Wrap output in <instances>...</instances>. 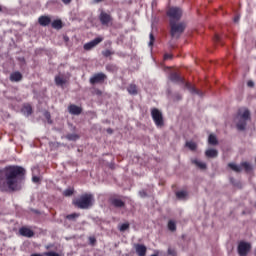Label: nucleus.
<instances>
[{
  "instance_id": "nucleus-1",
  "label": "nucleus",
  "mask_w": 256,
  "mask_h": 256,
  "mask_svg": "<svg viewBox=\"0 0 256 256\" xmlns=\"http://www.w3.org/2000/svg\"><path fill=\"white\" fill-rule=\"evenodd\" d=\"M26 175L27 170L19 165H8L0 169V192L15 193V191H21V182Z\"/></svg>"
},
{
  "instance_id": "nucleus-2",
  "label": "nucleus",
  "mask_w": 256,
  "mask_h": 256,
  "mask_svg": "<svg viewBox=\"0 0 256 256\" xmlns=\"http://www.w3.org/2000/svg\"><path fill=\"white\" fill-rule=\"evenodd\" d=\"M93 201H95L93 194L85 193L78 199L73 200V205L78 209H90V207H93Z\"/></svg>"
},
{
  "instance_id": "nucleus-3",
  "label": "nucleus",
  "mask_w": 256,
  "mask_h": 256,
  "mask_svg": "<svg viewBox=\"0 0 256 256\" xmlns=\"http://www.w3.org/2000/svg\"><path fill=\"white\" fill-rule=\"evenodd\" d=\"M170 81H172L173 83H180V85H185L186 89H188L190 93H195L196 95H203V93L197 90L195 86H192L191 83L185 82V78L181 77L177 72L170 74Z\"/></svg>"
},
{
  "instance_id": "nucleus-4",
  "label": "nucleus",
  "mask_w": 256,
  "mask_h": 256,
  "mask_svg": "<svg viewBox=\"0 0 256 256\" xmlns=\"http://www.w3.org/2000/svg\"><path fill=\"white\" fill-rule=\"evenodd\" d=\"M185 25L184 22H175L170 21V34L173 39H179L181 37V34L185 31Z\"/></svg>"
},
{
  "instance_id": "nucleus-5",
  "label": "nucleus",
  "mask_w": 256,
  "mask_h": 256,
  "mask_svg": "<svg viewBox=\"0 0 256 256\" xmlns=\"http://www.w3.org/2000/svg\"><path fill=\"white\" fill-rule=\"evenodd\" d=\"M251 119V112L249 110H244L242 114H240L239 121L236 124L238 131H245L247 127V121Z\"/></svg>"
},
{
  "instance_id": "nucleus-6",
  "label": "nucleus",
  "mask_w": 256,
  "mask_h": 256,
  "mask_svg": "<svg viewBox=\"0 0 256 256\" xmlns=\"http://www.w3.org/2000/svg\"><path fill=\"white\" fill-rule=\"evenodd\" d=\"M228 167L232 169V171H235V173H241V171H246V173H249L251 171V164L248 162H242L240 165H237L235 163H229Z\"/></svg>"
},
{
  "instance_id": "nucleus-7",
  "label": "nucleus",
  "mask_w": 256,
  "mask_h": 256,
  "mask_svg": "<svg viewBox=\"0 0 256 256\" xmlns=\"http://www.w3.org/2000/svg\"><path fill=\"white\" fill-rule=\"evenodd\" d=\"M168 17H170V21L178 22L181 19V15H183V11L180 8L172 7L167 11Z\"/></svg>"
},
{
  "instance_id": "nucleus-8",
  "label": "nucleus",
  "mask_w": 256,
  "mask_h": 256,
  "mask_svg": "<svg viewBox=\"0 0 256 256\" xmlns=\"http://www.w3.org/2000/svg\"><path fill=\"white\" fill-rule=\"evenodd\" d=\"M106 79H107V75L103 72H100V73L94 74L90 78L89 82L91 85H97V83L99 84L105 83Z\"/></svg>"
},
{
  "instance_id": "nucleus-9",
  "label": "nucleus",
  "mask_w": 256,
  "mask_h": 256,
  "mask_svg": "<svg viewBox=\"0 0 256 256\" xmlns=\"http://www.w3.org/2000/svg\"><path fill=\"white\" fill-rule=\"evenodd\" d=\"M109 203L112 204L116 209H121L125 207V201H123L119 196L114 195L109 198Z\"/></svg>"
},
{
  "instance_id": "nucleus-10",
  "label": "nucleus",
  "mask_w": 256,
  "mask_h": 256,
  "mask_svg": "<svg viewBox=\"0 0 256 256\" xmlns=\"http://www.w3.org/2000/svg\"><path fill=\"white\" fill-rule=\"evenodd\" d=\"M251 251V244L247 242H240L238 244V254L240 256H247V253Z\"/></svg>"
},
{
  "instance_id": "nucleus-11",
  "label": "nucleus",
  "mask_w": 256,
  "mask_h": 256,
  "mask_svg": "<svg viewBox=\"0 0 256 256\" xmlns=\"http://www.w3.org/2000/svg\"><path fill=\"white\" fill-rule=\"evenodd\" d=\"M99 21L101 25H109L113 21V17L111 14L102 11L99 15Z\"/></svg>"
},
{
  "instance_id": "nucleus-12",
  "label": "nucleus",
  "mask_w": 256,
  "mask_h": 256,
  "mask_svg": "<svg viewBox=\"0 0 256 256\" xmlns=\"http://www.w3.org/2000/svg\"><path fill=\"white\" fill-rule=\"evenodd\" d=\"M102 41H103V38L97 37L94 40L84 44V50L91 51V49H93V47H97V45H99V43H101Z\"/></svg>"
},
{
  "instance_id": "nucleus-13",
  "label": "nucleus",
  "mask_w": 256,
  "mask_h": 256,
  "mask_svg": "<svg viewBox=\"0 0 256 256\" xmlns=\"http://www.w3.org/2000/svg\"><path fill=\"white\" fill-rule=\"evenodd\" d=\"M19 234L22 237H27L28 239H31V237H35V232H33V230L26 226H23L19 229Z\"/></svg>"
},
{
  "instance_id": "nucleus-14",
  "label": "nucleus",
  "mask_w": 256,
  "mask_h": 256,
  "mask_svg": "<svg viewBox=\"0 0 256 256\" xmlns=\"http://www.w3.org/2000/svg\"><path fill=\"white\" fill-rule=\"evenodd\" d=\"M134 249L136 251V255L147 256V246H145L144 244L136 243L134 244Z\"/></svg>"
},
{
  "instance_id": "nucleus-15",
  "label": "nucleus",
  "mask_w": 256,
  "mask_h": 256,
  "mask_svg": "<svg viewBox=\"0 0 256 256\" xmlns=\"http://www.w3.org/2000/svg\"><path fill=\"white\" fill-rule=\"evenodd\" d=\"M151 115H152V119H154L156 125L158 127H161V112L158 109L153 108L151 111Z\"/></svg>"
},
{
  "instance_id": "nucleus-16",
  "label": "nucleus",
  "mask_w": 256,
  "mask_h": 256,
  "mask_svg": "<svg viewBox=\"0 0 256 256\" xmlns=\"http://www.w3.org/2000/svg\"><path fill=\"white\" fill-rule=\"evenodd\" d=\"M68 111H69L70 115H81V113H83V108H81L75 104H71L68 106Z\"/></svg>"
},
{
  "instance_id": "nucleus-17",
  "label": "nucleus",
  "mask_w": 256,
  "mask_h": 256,
  "mask_svg": "<svg viewBox=\"0 0 256 256\" xmlns=\"http://www.w3.org/2000/svg\"><path fill=\"white\" fill-rule=\"evenodd\" d=\"M38 23L41 27H47L51 25V17L47 15H42L38 18Z\"/></svg>"
},
{
  "instance_id": "nucleus-18",
  "label": "nucleus",
  "mask_w": 256,
  "mask_h": 256,
  "mask_svg": "<svg viewBox=\"0 0 256 256\" xmlns=\"http://www.w3.org/2000/svg\"><path fill=\"white\" fill-rule=\"evenodd\" d=\"M10 81L12 83H19V81H23V74L19 71H15L10 74Z\"/></svg>"
},
{
  "instance_id": "nucleus-19",
  "label": "nucleus",
  "mask_w": 256,
  "mask_h": 256,
  "mask_svg": "<svg viewBox=\"0 0 256 256\" xmlns=\"http://www.w3.org/2000/svg\"><path fill=\"white\" fill-rule=\"evenodd\" d=\"M205 155L210 159H215V157L219 155V152L216 149H208L206 150Z\"/></svg>"
},
{
  "instance_id": "nucleus-20",
  "label": "nucleus",
  "mask_w": 256,
  "mask_h": 256,
  "mask_svg": "<svg viewBox=\"0 0 256 256\" xmlns=\"http://www.w3.org/2000/svg\"><path fill=\"white\" fill-rule=\"evenodd\" d=\"M52 29H63V21L61 19H56L51 23Z\"/></svg>"
},
{
  "instance_id": "nucleus-21",
  "label": "nucleus",
  "mask_w": 256,
  "mask_h": 256,
  "mask_svg": "<svg viewBox=\"0 0 256 256\" xmlns=\"http://www.w3.org/2000/svg\"><path fill=\"white\" fill-rule=\"evenodd\" d=\"M67 83V80L61 76L55 77V84L58 85V87H63Z\"/></svg>"
},
{
  "instance_id": "nucleus-22",
  "label": "nucleus",
  "mask_w": 256,
  "mask_h": 256,
  "mask_svg": "<svg viewBox=\"0 0 256 256\" xmlns=\"http://www.w3.org/2000/svg\"><path fill=\"white\" fill-rule=\"evenodd\" d=\"M127 91L130 95H137L138 91H137V85L135 84H130L127 87Z\"/></svg>"
},
{
  "instance_id": "nucleus-23",
  "label": "nucleus",
  "mask_w": 256,
  "mask_h": 256,
  "mask_svg": "<svg viewBox=\"0 0 256 256\" xmlns=\"http://www.w3.org/2000/svg\"><path fill=\"white\" fill-rule=\"evenodd\" d=\"M209 145H219V141L217 140V136L210 134L208 137Z\"/></svg>"
},
{
  "instance_id": "nucleus-24",
  "label": "nucleus",
  "mask_w": 256,
  "mask_h": 256,
  "mask_svg": "<svg viewBox=\"0 0 256 256\" xmlns=\"http://www.w3.org/2000/svg\"><path fill=\"white\" fill-rule=\"evenodd\" d=\"M23 113H25V115L29 116L33 113V107H31V105H25L22 109Z\"/></svg>"
},
{
  "instance_id": "nucleus-25",
  "label": "nucleus",
  "mask_w": 256,
  "mask_h": 256,
  "mask_svg": "<svg viewBox=\"0 0 256 256\" xmlns=\"http://www.w3.org/2000/svg\"><path fill=\"white\" fill-rule=\"evenodd\" d=\"M192 163L196 165V167H199V169H207V164L204 162H201L199 160H193Z\"/></svg>"
},
{
  "instance_id": "nucleus-26",
  "label": "nucleus",
  "mask_w": 256,
  "mask_h": 256,
  "mask_svg": "<svg viewBox=\"0 0 256 256\" xmlns=\"http://www.w3.org/2000/svg\"><path fill=\"white\" fill-rule=\"evenodd\" d=\"M79 217H81L80 213H72V214H68L66 216V219H68V221H75Z\"/></svg>"
},
{
  "instance_id": "nucleus-27",
  "label": "nucleus",
  "mask_w": 256,
  "mask_h": 256,
  "mask_svg": "<svg viewBox=\"0 0 256 256\" xmlns=\"http://www.w3.org/2000/svg\"><path fill=\"white\" fill-rule=\"evenodd\" d=\"M168 229H169V231H172V232L177 231V224H175V221L170 220L168 222Z\"/></svg>"
},
{
  "instance_id": "nucleus-28",
  "label": "nucleus",
  "mask_w": 256,
  "mask_h": 256,
  "mask_svg": "<svg viewBox=\"0 0 256 256\" xmlns=\"http://www.w3.org/2000/svg\"><path fill=\"white\" fill-rule=\"evenodd\" d=\"M186 147H188L190 151H195L197 144L195 142H186Z\"/></svg>"
},
{
  "instance_id": "nucleus-29",
  "label": "nucleus",
  "mask_w": 256,
  "mask_h": 256,
  "mask_svg": "<svg viewBox=\"0 0 256 256\" xmlns=\"http://www.w3.org/2000/svg\"><path fill=\"white\" fill-rule=\"evenodd\" d=\"M177 199H185L187 197V191L176 192Z\"/></svg>"
},
{
  "instance_id": "nucleus-30",
  "label": "nucleus",
  "mask_w": 256,
  "mask_h": 256,
  "mask_svg": "<svg viewBox=\"0 0 256 256\" xmlns=\"http://www.w3.org/2000/svg\"><path fill=\"white\" fill-rule=\"evenodd\" d=\"M66 138L68 139V141H77V139H79V135H77V134H68L66 136Z\"/></svg>"
},
{
  "instance_id": "nucleus-31",
  "label": "nucleus",
  "mask_w": 256,
  "mask_h": 256,
  "mask_svg": "<svg viewBox=\"0 0 256 256\" xmlns=\"http://www.w3.org/2000/svg\"><path fill=\"white\" fill-rule=\"evenodd\" d=\"M149 43H148V47H153L154 43H155V36L153 35V32L150 33L149 35Z\"/></svg>"
},
{
  "instance_id": "nucleus-32",
  "label": "nucleus",
  "mask_w": 256,
  "mask_h": 256,
  "mask_svg": "<svg viewBox=\"0 0 256 256\" xmlns=\"http://www.w3.org/2000/svg\"><path fill=\"white\" fill-rule=\"evenodd\" d=\"M73 193H74V190L71 189V188H68V189H66V190L63 192V196H64V197H71V195H73Z\"/></svg>"
},
{
  "instance_id": "nucleus-33",
  "label": "nucleus",
  "mask_w": 256,
  "mask_h": 256,
  "mask_svg": "<svg viewBox=\"0 0 256 256\" xmlns=\"http://www.w3.org/2000/svg\"><path fill=\"white\" fill-rule=\"evenodd\" d=\"M102 55H103V57H111V55H115V52H113L111 50H104V51H102Z\"/></svg>"
},
{
  "instance_id": "nucleus-34",
  "label": "nucleus",
  "mask_w": 256,
  "mask_h": 256,
  "mask_svg": "<svg viewBox=\"0 0 256 256\" xmlns=\"http://www.w3.org/2000/svg\"><path fill=\"white\" fill-rule=\"evenodd\" d=\"M127 229H129V223H123L120 225L119 227V231H127Z\"/></svg>"
},
{
  "instance_id": "nucleus-35",
  "label": "nucleus",
  "mask_w": 256,
  "mask_h": 256,
  "mask_svg": "<svg viewBox=\"0 0 256 256\" xmlns=\"http://www.w3.org/2000/svg\"><path fill=\"white\" fill-rule=\"evenodd\" d=\"M168 255L177 256V250H175L174 248H168Z\"/></svg>"
},
{
  "instance_id": "nucleus-36",
  "label": "nucleus",
  "mask_w": 256,
  "mask_h": 256,
  "mask_svg": "<svg viewBox=\"0 0 256 256\" xmlns=\"http://www.w3.org/2000/svg\"><path fill=\"white\" fill-rule=\"evenodd\" d=\"M139 195H140V197H142V199H145V197H149V194H147V191H145V190H141L139 192Z\"/></svg>"
},
{
  "instance_id": "nucleus-37",
  "label": "nucleus",
  "mask_w": 256,
  "mask_h": 256,
  "mask_svg": "<svg viewBox=\"0 0 256 256\" xmlns=\"http://www.w3.org/2000/svg\"><path fill=\"white\" fill-rule=\"evenodd\" d=\"M169 59H173V54H164V61H169Z\"/></svg>"
},
{
  "instance_id": "nucleus-38",
  "label": "nucleus",
  "mask_w": 256,
  "mask_h": 256,
  "mask_svg": "<svg viewBox=\"0 0 256 256\" xmlns=\"http://www.w3.org/2000/svg\"><path fill=\"white\" fill-rule=\"evenodd\" d=\"M45 255H46V256H61V255H59V253H57V252H46Z\"/></svg>"
},
{
  "instance_id": "nucleus-39",
  "label": "nucleus",
  "mask_w": 256,
  "mask_h": 256,
  "mask_svg": "<svg viewBox=\"0 0 256 256\" xmlns=\"http://www.w3.org/2000/svg\"><path fill=\"white\" fill-rule=\"evenodd\" d=\"M45 117L48 120V123H51V113L45 112Z\"/></svg>"
},
{
  "instance_id": "nucleus-40",
  "label": "nucleus",
  "mask_w": 256,
  "mask_h": 256,
  "mask_svg": "<svg viewBox=\"0 0 256 256\" xmlns=\"http://www.w3.org/2000/svg\"><path fill=\"white\" fill-rule=\"evenodd\" d=\"M89 241H90V245H94L95 243H97V239H95V237H90Z\"/></svg>"
},
{
  "instance_id": "nucleus-41",
  "label": "nucleus",
  "mask_w": 256,
  "mask_h": 256,
  "mask_svg": "<svg viewBox=\"0 0 256 256\" xmlns=\"http://www.w3.org/2000/svg\"><path fill=\"white\" fill-rule=\"evenodd\" d=\"M32 181H33V183H39L40 179L37 176H33Z\"/></svg>"
},
{
  "instance_id": "nucleus-42",
  "label": "nucleus",
  "mask_w": 256,
  "mask_h": 256,
  "mask_svg": "<svg viewBox=\"0 0 256 256\" xmlns=\"http://www.w3.org/2000/svg\"><path fill=\"white\" fill-rule=\"evenodd\" d=\"M214 40L216 42H219L221 40V37L219 36V34H216L215 37H214Z\"/></svg>"
},
{
  "instance_id": "nucleus-43",
  "label": "nucleus",
  "mask_w": 256,
  "mask_h": 256,
  "mask_svg": "<svg viewBox=\"0 0 256 256\" xmlns=\"http://www.w3.org/2000/svg\"><path fill=\"white\" fill-rule=\"evenodd\" d=\"M247 85H248V87H254L255 83L253 81H248Z\"/></svg>"
},
{
  "instance_id": "nucleus-44",
  "label": "nucleus",
  "mask_w": 256,
  "mask_h": 256,
  "mask_svg": "<svg viewBox=\"0 0 256 256\" xmlns=\"http://www.w3.org/2000/svg\"><path fill=\"white\" fill-rule=\"evenodd\" d=\"M62 3H64V5H69V3H71V0H62Z\"/></svg>"
},
{
  "instance_id": "nucleus-45",
  "label": "nucleus",
  "mask_w": 256,
  "mask_h": 256,
  "mask_svg": "<svg viewBox=\"0 0 256 256\" xmlns=\"http://www.w3.org/2000/svg\"><path fill=\"white\" fill-rule=\"evenodd\" d=\"M96 95H103V92L99 89L96 90Z\"/></svg>"
},
{
  "instance_id": "nucleus-46",
  "label": "nucleus",
  "mask_w": 256,
  "mask_h": 256,
  "mask_svg": "<svg viewBox=\"0 0 256 256\" xmlns=\"http://www.w3.org/2000/svg\"><path fill=\"white\" fill-rule=\"evenodd\" d=\"M63 39H64L65 43H68V41H69V36H64Z\"/></svg>"
},
{
  "instance_id": "nucleus-47",
  "label": "nucleus",
  "mask_w": 256,
  "mask_h": 256,
  "mask_svg": "<svg viewBox=\"0 0 256 256\" xmlns=\"http://www.w3.org/2000/svg\"><path fill=\"white\" fill-rule=\"evenodd\" d=\"M30 256H43V255L34 253V254H31Z\"/></svg>"
},
{
  "instance_id": "nucleus-48",
  "label": "nucleus",
  "mask_w": 256,
  "mask_h": 256,
  "mask_svg": "<svg viewBox=\"0 0 256 256\" xmlns=\"http://www.w3.org/2000/svg\"><path fill=\"white\" fill-rule=\"evenodd\" d=\"M103 0H94V3H101Z\"/></svg>"
},
{
  "instance_id": "nucleus-49",
  "label": "nucleus",
  "mask_w": 256,
  "mask_h": 256,
  "mask_svg": "<svg viewBox=\"0 0 256 256\" xmlns=\"http://www.w3.org/2000/svg\"><path fill=\"white\" fill-rule=\"evenodd\" d=\"M234 21H235V23H237V22L239 21V18L236 17V18L234 19Z\"/></svg>"
},
{
  "instance_id": "nucleus-50",
  "label": "nucleus",
  "mask_w": 256,
  "mask_h": 256,
  "mask_svg": "<svg viewBox=\"0 0 256 256\" xmlns=\"http://www.w3.org/2000/svg\"><path fill=\"white\" fill-rule=\"evenodd\" d=\"M108 133H113V131L111 129H108Z\"/></svg>"
},
{
  "instance_id": "nucleus-51",
  "label": "nucleus",
  "mask_w": 256,
  "mask_h": 256,
  "mask_svg": "<svg viewBox=\"0 0 256 256\" xmlns=\"http://www.w3.org/2000/svg\"><path fill=\"white\" fill-rule=\"evenodd\" d=\"M110 67H111V66H107L106 69L109 71Z\"/></svg>"
},
{
  "instance_id": "nucleus-52",
  "label": "nucleus",
  "mask_w": 256,
  "mask_h": 256,
  "mask_svg": "<svg viewBox=\"0 0 256 256\" xmlns=\"http://www.w3.org/2000/svg\"><path fill=\"white\" fill-rule=\"evenodd\" d=\"M1 11H3V8L0 6V13H1Z\"/></svg>"
},
{
  "instance_id": "nucleus-53",
  "label": "nucleus",
  "mask_w": 256,
  "mask_h": 256,
  "mask_svg": "<svg viewBox=\"0 0 256 256\" xmlns=\"http://www.w3.org/2000/svg\"><path fill=\"white\" fill-rule=\"evenodd\" d=\"M178 99H181V96H178Z\"/></svg>"
},
{
  "instance_id": "nucleus-54",
  "label": "nucleus",
  "mask_w": 256,
  "mask_h": 256,
  "mask_svg": "<svg viewBox=\"0 0 256 256\" xmlns=\"http://www.w3.org/2000/svg\"><path fill=\"white\" fill-rule=\"evenodd\" d=\"M161 123H162V125H163V120H162V122H161Z\"/></svg>"
}]
</instances>
